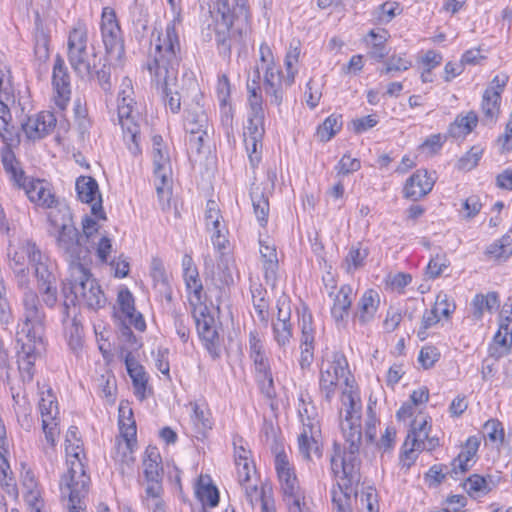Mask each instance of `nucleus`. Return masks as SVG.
I'll return each instance as SVG.
<instances>
[{"label":"nucleus","mask_w":512,"mask_h":512,"mask_svg":"<svg viewBox=\"0 0 512 512\" xmlns=\"http://www.w3.org/2000/svg\"><path fill=\"white\" fill-rule=\"evenodd\" d=\"M177 20L169 22L164 33H158L154 52H150L146 68L150 73L152 83L161 90L165 106L172 113H178L186 91L183 77L181 91L176 89L178 67L180 63V41L176 29Z\"/></svg>","instance_id":"nucleus-1"},{"label":"nucleus","mask_w":512,"mask_h":512,"mask_svg":"<svg viewBox=\"0 0 512 512\" xmlns=\"http://www.w3.org/2000/svg\"><path fill=\"white\" fill-rule=\"evenodd\" d=\"M23 323L18 332V341L22 343L18 354V367L24 382L34 377L35 360L44 350L45 313L38 295L27 290L23 296Z\"/></svg>","instance_id":"nucleus-2"},{"label":"nucleus","mask_w":512,"mask_h":512,"mask_svg":"<svg viewBox=\"0 0 512 512\" xmlns=\"http://www.w3.org/2000/svg\"><path fill=\"white\" fill-rule=\"evenodd\" d=\"M213 17L219 54L230 57L232 46L241 42L242 35L248 28V0H217Z\"/></svg>","instance_id":"nucleus-3"},{"label":"nucleus","mask_w":512,"mask_h":512,"mask_svg":"<svg viewBox=\"0 0 512 512\" xmlns=\"http://www.w3.org/2000/svg\"><path fill=\"white\" fill-rule=\"evenodd\" d=\"M62 292L64 295L62 308L63 323L70 318V306H75L78 303L85 305L89 309L97 310L106 303L101 287L92 278L87 266H74L70 272L68 283L63 284Z\"/></svg>","instance_id":"nucleus-4"},{"label":"nucleus","mask_w":512,"mask_h":512,"mask_svg":"<svg viewBox=\"0 0 512 512\" xmlns=\"http://www.w3.org/2000/svg\"><path fill=\"white\" fill-rule=\"evenodd\" d=\"M2 164L13 185L23 189L31 202L45 208H52L54 203H56L55 195L43 180L28 179L14 152L8 147L2 152Z\"/></svg>","instance_id":"nucleus-5"},{"label":"nucleus","mask_w":512,"mask_h":512,"mask_svg":"<svg viewBox=\"0 0 512 512\" xmlns=\"http://www.w3.org/2000/svg\"><path fill=\"white\" fill-rule=\"evenodd\" d=\"M300 53V42L292 41L284 60L286 75H283L279 67L267 68V71L264 72L263 89L270 104L279 107L283 102L286 88L294 84L297 74V69L294 66L299 61Z\"/></svg>","instance_id":"nucleus-6"},{"label":"nucleus","mask_w":512,"mask_h":512,"mask_svg":"<svg viewBox=\"0 0 512 512\" xmlns=\"http://www.w3.org/2000/svg\"><path fill=\"white\" fill-rule=\"evenodd\" d=\"M67 57L73 71L81 79H91L96 68V54L88 51V30L78 23L70 30L67 41Z\"/></svg>","instance_id":"nucleus-7"},{"label":"nucleus","mask_w":512,"mask_h":512,"mask_svg":"<svg viewBox=\"0 0 512 512\" xmlns=\"http://www.w3.org/2000/svg\"><path fill=\"white\" fill-rule=\"evenodd\" d=\"M131 87L121 90L117 99V120L123 131L124 140L127 142L131 154H141L140 148V113L135 108L136 102L132 97Z\"/></svg>","instance_id":"nucleus-8"},{"label":"nucleus","mask_w":512,"mask_h":512,"mask_svg":"<svg viewBox=\"0 0 512 512\" xmlns=\"http://www.w3.org/2000/svg\"><path fill=\"white\" fill-rule=\"evenodd\" d=\"M476 437H469L464 447L450 465H433L425 475L426 480H444L447 477L457 478L465 474L476 463V455L479 448Z\"/></svg>","instance_id":"nucleus-9"},{"label":"nucleus","mask_w":512,"mask_h":512,"mask_svg":"<svg viewBox=\"0 0 512 512\" xmlns=\"http://www.w3.org/2000/svg\"><path fill=\"white\" fill-rule=\"evenodd\" d=\"M342 404L345 410L344 421L342 422V432L345 441L349 443V449L352 453L360 451L362 444L361 430V401L359 396L352 390L342 393Z\"/></svg>","instance_id":"nucleus-10"},{"label":"nucleus","mask_w":512,"mask_h":512,"mask_svg":"<svg viewBox=\"0 0 512 512\" xmlns=\"http://www.w3.org/2000/svg\"><path fill=\"white\" fill-rule=\"evenodd\" d=\"M186 91L183 94V103L186 106V130L187 132H195L196 130L210 129L208 114L201 103L203 93L200 90L198 82L188 76L184 80Z\"/></svg>","instance_id":"nucleus-11"},{"label":"nucleus","mask_w":512,"mask_h":512,"mask_svg":"<svg viewBox=\"0 0 512 512\" xmlns=\"http://www.w3.org/2000/svg\"><path fill=\"white\" fill-rule=\"evenodd\" d=\"M152 158L155 186L159 200L162 203H164V201L168 202L172 168L168 148L160 135H154L152 137Z\"/></svg>","instance_id":"nucleus-12"},{"label":"nucleus","mask_w":512,"mask_h":512,"mask_svg":"<svg viewBox=\"0 0 512 512\" xmlns=\"http://www.w3.org/2000/svg\"><path fill=\"white\" fill-rule=\"evenodd\" d=\"M349 374L345 355L341 352L332 353L331 360L324 362L320 370V390L326 401L330 402L335 395L340 379H344L345 384L349 386Z\"/></svg>","instance_id":"nucleus-13"},{"label":"nucleus","mask_w":512,"mask_h":512,"mask_svg":"<svg viewBox=\"0 0 512 512\" xmlns=\"http://www.w3.org/2000/svg\"><path fill=\"white\" fill-rule=\"evenodd\" d=\"M100 28L106 53L120 60L125 54L124 39L116 13L111 7L103 8Z\"/></svg>","instance_id":"nucleus-14"},{"label":"nucleus","mask_w":512,"mask_h":512,"mask_svg":"<svg viewBox=\"0 0 512 512\" xmlns=\"http://www.w3.org/2000/svg\"><path fill=\"white\" fill-rule=\"evenodd\" d=\"M50 234L56 237L57 248L69 262L70 272L74 266H86L83 260L88 251L83 248L80 242V232L75 226L68 227L66 230L50 232Z\"/></svg>","instance_id":"nucleus-15"},{"label":"nucleus","mask_w":512,"mask_h":512,"mask_svg":"<svg viewBox=\"0 0 512 512\" xmlns=\"http://www.w3.org/2000/svg\"><path fill=\"white\" fill-rule=\"evenodd\" d=\"M431 425L428 417L421 413L411 423L410 431L403 444V453L400 457L402 468L408 470L417 458L418 446L429 438Z\"/></svg>","instance_id":"nucleus-16"},{"label":"nucleus","mask_w":512,"mask_h":512,"mask_svg":"<svg viewBox=\"0 0 512 512\" xmlns=\"http://www.w3.org/2000/svg\"><path fill=\"white\" fill-rule=\"evenodd\" d=\"M508 79L509 77L506 74L496 75L483 93L481 110L483 113V122L487 125L494 124L498 119L501 96Z\"/></svg>","instance_id":"nucleus-17"},{"label":"nucleus","mask_w":512,"mask_h":512,"mask_svg":"<svg viewBox=\"0 0 512 512\" xmlns=\"http://www.w3.org/2000/svg\"><path fill=\"white\" fill-rule=\"evenodd\" d=\"M194 319L197 332L210 356L215 360L220 356L219 334L217 332L214 317L209 313L205 306L195 311Z\"/></svg>","instance_id":"nucleus-18"},{"label":"nucleus","mask_w":512,"mask_h":512,"mask_svg":"<svg viewBox=\"0 0 512 512\" xmlns=\"http://www.w3.org/2000/svg\"><path fill=\"white\" fill-rule=\"evenodd\" d=\"M119 429L121 439L117 440L116 449L117 453L122 454V458L125 459L133 453L136 446L137 428L132 409L123 403L119 406Z\"/></svg>","instance_id":"nucleus-19"},{"label":"nucleus","mask_w":512,"mask_h":512,"mask_svg":"<svg viewBox=\"0 0 512 512\" xmlns=\"http://www.w3.org/2000/svg\"><path fill=\"white\" fill-rule=\"evenodd\" d=\"M265 436V441L274 455V465L278 479L296 480L294 467L290 463L288 455L285 452L283 441L275 435L273 427L265 429Z\"/></svg>","instance_id":"nucleus-20"},{"label":"nucleus","mask_w":512,"mask_h":512,"mask_svg":"<svg viewBox=\"0 0 512 512\" xmlns=\"http://www.w3.org/2000/svg\"><path fill=\"white\" fill-rule=\"evenodd\" d=\"M23 251L26 252L29 263L34 268L38 287L55 284L56 277L51 271L49 259L41 252L36 243L28 240Z\"/></svg>","instance_id":"nucleus-21"},{"label":"nucleus","mask_w":512,"mask_h":512,"mask_svg":"<svg viewBox=\"0 0 512 512\" xmlns=\"http://www.w3.org/2000/svg\"><path fill=\"white\" fill-rule=\"evenodd\" d=\"M143 469L146 480H157L164 476L167 470L168 480H181V471L174 465H162L160 453L156 447L148 446L143 460Z\"/></svg>","instance_id":"nucleus-22"},{"label":"nucleus","mask_w":512,"mask_h":512,"mask_svg":"<svg viewBox=\"0 0 512 512\" xmlns=\"http://www.w3.org/2000/svg\"><path fill=\"white\" fill-rule=\"evenodd\" d=\"M78 198L85 203H92L91 212L99 219H105L102 207V199L99 193L98 183L91 176H80L76 181Z\"/></svg>","instance_id":"nucleus-23"},{"label":"nucleus","mask_w":512,"mask_h":512,"mask_svg":"<svg viewBox=\"0 0 512 512\" xmlns=\"http://www.w3.org/2000/svg\"><path fill=\"white\" fill-rule=\"evenodd\" d=\"M434 184L432 174L425 169H419L406 180L403 188L404 197L413 201L420 200L431 192Z\"/></svg>","instance_id":"nucleus-24"},{"label":"nucleus","mask_w":512,"mask_h":512,"mask_svg":"<svg viewBox=\"0 0 512 512\" xmlns=\"http://www.w3.org/2000/svg\"><path fill=\"white\" fill-rule=\"evenodd\" d=\"M90 482H65L60 485L63 499H67L68 512H85Z\"/></svg>","instance_id":"nucleus-25"},{"label":"nucleus","mask_w":512,"mask_h":512,"mask_svg":"<svg viewBox=\"0 0 512 512\" xmlns=\"http://www.w3.org/2000/svg\"><path fill=\"white\" fill-rule=\"evenodd\" d=\"M52 84L57 94V105L63 108L70 100L71 84L67 67L60 55H57L54 61Z\"/></svg>","instance_id":"nucleus-26"},{"label":"nucleus","mask_w":512,"mask_h":512,"mask_svg":"<svg viewBox=\"0 0 512 512\" xmlns=\"http://www.w3.org/2000/svg\"><path fill=\"white\" fill-rule=\"evenodd\" d=\"M320 435V426L311 425L309 429H302L298 436V450L304 460L314 461L321 458Z\"/></svg>","instance_id":"nucleus-27"},{"label":"nucleus","mask_w":512,"mask_h":512,"mask_svg":"<svg viewBox=\"0 0 512 512\" xmlns=\"http://www.w3.org/2000/svg\"><path fill=\"white\" fill-rule=\"evenodd\" d=\"M359 482H336L331 489L332 503L337 512H352V502L358 496Z\"/></svg>","instance_id":"nucleus-28"},{"label":"nucleus","mask_w":512,"mask_h":512,"mask_svg":"<svg viewBox=\"0 0 512 512\" xmlns=\"http://www.w3.org/2000/svg\"><path fill=\"white\" fill-rule=\"evenodd\" d=\"M124 362L127 372L132 379L134 394L139 400L146 398V389L148 376L144 367L136 360L131 351H127L124 356Z\"/></svg>","instance_id":"nucleus-29"},{"label":"nucleus","mask_w":512,"mask_h":512,"mask_svg":"<svg viewBox=\"0 0 512 512\" xmlns=\"http://www.w3.org/2000/svg\"><path fill=\"white\" fill-rule=\"evenodd\" d=\"M5 101L0 100V137L4 142L1 153L5 148L12 150V146L20 143V130L12 123V116Z\"/></svg>","instance_id":"nucleus-30"},{"label":"nucleus","mask_w":512,"mask_h":512,"mask_svg":"<svg viewBox=\"0 0 512 512\" xmlns=\"http://www.w3.org/2000/svg\"><path fill=\"white\" fill-rule=\"evenodd\" d=\"M380 297L373 289L366 290L357 303V310L354 317L360 324L365 325L371 322L379 308Z\"/></svg>","instance_id":"nucleus-31"},{"label":"nucleus","mask_w":512,"mask_h":512,"mask_svg":"<svg viewBox=\"0 0 512 512\" xmlns=\"http://www.w3.org/2000/svg\"><path fill=\"white\" fill-rule=\"evenodd\" d=\"M260 254L266 284L274 287L276 285L278 271V257L276 248L274 245H268L260 241Z\"/></svg>","instance_id":"nucleus-32"},{"label":"nucleus","mask_w":512,"mask_h":512,"mask_svg":"<svg viewBox=\"0 0 512 512\" xmlns=\"http://www.w3.org/2000/svg\"><path fill=\"white\" fill-rule=\"evenodd\" d=\"M48 213V221L51 226L50 232H57L59 230H66L68 227L75 226L71 209L65 203L56 201Z\"/></svg>","instance_id":"nucleus-33"},{"label":"nucleus","mask_w":512,"mask_h":512,"mask_svg":"<svg viewBox=\"0 0 512 512\" xmlns=\"http://www.w3.org/2000/svg\"><path fill=\"white\" fill-rule=\"evenodd\" d=\"M234 455L238 480H251L256 474L255 465L250 459L251 451L234 442Z\"/></svg>","instance_id":"nucleus-34"},{"label":"nucleus","mask_w":512,"mask_h":512,"mask_svg":"<svg viewBox=\"0 0 512 512\" xmlns=\"http://www.w3.org/2000/svg\"><path fill=\"white\" fill-rule=\"evenodd\" d=\"M352 288L349 285H343L335 296L331 315L338 323L342 322L347 316L352 304Z\"/></svg>","instance_id":"nucleus-35"},{"label":"nucleus","mask_w":512,"mask_h":512,"mask_svg":"<svg viewBox=\"0 0 512 512\" xmlns=\"http://www.w3.org/2000/svg\"><path fill=\"white\" fill-rule=\"evenodd\" d=\"M250 197L254 209V213L261 226H265L269 214V201L265 188L260 185L252 187Z\"/></svg>","instance_id":"nucleus-36"},{"label":"nucleus","mask_w":512,"mask_h":512,"mask_svg":"<svg viewBox=\"0 0 512 512\" xmlns=\"http://www.w3.org/2000/svg\"><path fill=\"white\" fill-rule=\"evenodd\" d=\"M252 303L259 320L265 325L269 322V302L267 300V290L258 283H254L250 288Z\"/></svg>","instance_id":"nucleus-37"},{"label":"nucleus","mask_w":512,"mask_h":512,"mask_svg":"<svg viewBox=\"0 0 512 512\" xmlns=\"http://www.w3.org/2000/svg\"><path fill=\"white\" fill-rule=\"evenodd\" d=\"M499 295L497 292H489L486 295L477 294L472 300L473 316L482 318L485 311L492 313L499 308Z\"/></svg>","instance_id":"nucleus-38"},{"label":"nucleus","mask_w":512,"mask_h":512,"mask_svg":"<svg viewBox=\"0 0 512 512\" xmlns=\"http://www.w3.org/2000/svg\"><path fill=\"white\" fill-rule=\"evenodd\" d=\"M73 452L70 451L69 448H66L67 451V474L64 476V480H78L84 476H86V471L83 462L80 459V454L82 453L81 445H77L75 448H72Z\"/></svg>","instance_id":"nucleus-39"},{"label":"nucleus","mask_w":512,"mask_h":512,"mask_svg":"<svg viewBox=\"0 0 512 512\" xmlns=\"http://www.w3.org/2000/svg\"><path fill=\"white\" fill-rule=\"evenodd\" d=\"M151 277L154 281L155 287L165 294L168 301L172 299V292L169 285V279L164 268L163 262L159 258H153L151 261Z\"/></svg>","instance_id":"nucleus-40"},{"label":"nucleus","mask_w":512,"mask_h":512,"mask_svg":"<svg viewBox=\"0 0 512 512\" xmlns=\"http://www.w3.org/2000/svg\"><path fill=\"white\" fill-rule=\"evenodd\" d=\"M282 491L289 512H301V503L304 501L305 496L299 482H283Z\"/></svg>","instance_id":"nucleus-41"},{"label":"nucleus","mask_w":512,"mask_h":512,"mask_svg":"<svg viewBox=\"0 0 512 512\" xmlns=\"http://www.w3.org/2000/svg\"><path fill=\"white\" fill-rule=\"evenodd\" d=\"M478 123V116L474 111H470L465 116H458L449 127V134L458 138L472 132Z\"/></svg>","instance_id":"nucleus-42"},{"label":"nucleus","mask_w":512,"mask_h":512,"mask_svg":"<svg viewBox=\"0 0 512 512\" xmlns=\"http://www.w3.org/2000/svg\"><path fill=\"white\" fill-rule=\"evenodd\" d=\"M186 289L190 294V303L198 305L202 300L203 285L199 277L198 269L183 272Z\"/></svg>","instance_id":"nucleus-43"},{"label":"nucleus","mask_w":512,"mask_h":512,"mask_svg":"<svg viewBox=\"0 0 512 512\" xmlns=\"http://www.w3.org/2000/svg\"><path fill=\"white\" fill-rule=\"evenodd\" d=\"M195 493L204 506L211 508L219 504V491L213 482H195Z\"/></svg>","instance_id":"nucleus-44"},{"label":"nucleus","mask_w":512,"mask_h":512,"mask_svg":"<svg viewBox=\"0 0 512 512\" xmlns=\"http://www.w3.org/2000/svg\"><path fill=\"white\" fill-rule=\"evenodd\" d=\"M342 125V115L335 113L331 114L318 127L317 135L321 141L327 142L341 130Z\"/></svg>","instance_id":"nucleus-45"},{"label":"nucleus","mask_w":512,"mask_h":512,"mask_svg":"<svg viewBox=\"0 0 512 512\" xmlns=\"http://www.w3.org/2000/svg\"><path fill=\"white\" fill-rule=\"evenodd\" d=\"M39 410L43 420H56L58 411L57 400L52 392V389H48L46 392L41 393L39 401Z\"/></svg>","instance_id":"nucleus-46"},{"label":"nucleus","mask_w":512,"mask_h":512,"mask_svg":"<svg viewBox=\"0 0 512 512\" xmlns=\"http://www.w3.org/2000/svg\"><path fill=\"white\" fill-rule=\"evenodd\" d=\"M387 31L383 30L382 33H375L371 30L368 33V37L372 39L371 48L368 55L376 61L383 60L388 55L386 48V42L388 39Z\"/></svg>","instance_id":"nucleus-47"},{"label":"nucleus","mask_w":512,"mask_h":512,"mask_svg":"<svg viewBox=\"0 0 512 512\" xmlns=\"http://www.w3.org/2000/svg\"><path fill=\"white\" fill-rule=\"evenodd\" d=\"M256 372V379L259 383L261 391L268 397L274 394V382L270 363H262L254 365Z\"/></svg>","instance_id":"nucleus-48"},{"label":"nucleus","mask_w":512,"mask_h":512,"mask_svg":"<svg viewBox=\"0 0 512 512\" xmlns=\"http://www.w3.org/2000/svg\"><path fill=\"white\" fill-rule=\"evenodd\" d=\"M369 251L367 248H362L361 243L352 245L345 257V265L347 272H353L361 268L366 258L368 257Z\"/></svg>","instance_id":"nucleus-49"},{"label":"nucleus","mask_w":512,"mask_h":512,"mask_svg":"<svg viewBox=\"0 0 512 512\" xmlns=\"http://www.w3.org/2000/svg\"><path fill=\"white\" fill-rule=\"evenodd\" d=\"M358 452L352 453L349 449V443L345 441V455L342 457L339 465L341 466V473L344 478L349 480L353 479L358 470L357 454Z\"/></svg>","instance_id":"nucleus-50"},{"label":"nucleus","mask_w":512,"mask_h":512,"mask_svg":"<svg viewBox=\"0 0 512 512\" xmlns=\"http://www.w3.org/2000/svg\"><path fill=\"white\" fill-rule=\"evenodd\" d=\"M484 436L492 443L501 445L504 442L505 431L498 419H489L483 426Z\"/></svg>","instance_id":"nucleus-51"},{"label":"nucleus","mask_w":512,"mask_h":512,"mask_svg":"<svg viewBox=\"0 0 512 512\" xmlns=\"http://www.w3.org/2000/svg\"><path fill=\"white\" fill-rule=\"evenodd\" d=\"M402 8L398 2L386 1L381 4L375 12V17L378 23L387 24L392 19L401 14Z\"/></svg>","instance_id":"nucleus-52"},{"label":"nucleus","mask_w":512,"mask_h":512,"mask_svg":"<svg viewBox=\"0 0 512 512\" xmlns=\"http://www.w3.org/2000/svg\"><path fill=\"white\" fill-rule=\"evenodd\" d=\"M300 402L298 413L302 422V429H309L311 425L320 426L315 407L310 403H306L303 395L300 397Z\"/></svg>","instance_id":"nucleus-53"},{"label":"nucleus","mask_w":512,"mask_h":512,"mask_svg":"<svg viewBox=\"0 0 512 512\" xmlns=\"http://www.w3.org/2000/svg\"><path fill=\"white\" fill-rule=\"evenodd\" d=\"M34 39H35L34 52H35L36 57L41 61H46L50 55V51H49L50 37H49V35L42 28H37L35 35H34Z\"/></svg>","instance_id":"nucleus-54"},{"label":"nucleus","mask_w":512,"mask_h":512,"mask_svg":"<svg viewBox=\"0 0 512 512\" xmlns=\"http://www.w3.org/2000/svg\"><path fill=\"white\" fill-rule=\"evenodd\" d=\"M300 342V348L314 349V329L311 314H303L302 316Z\"/></svg>","instance_id":"nucleus-55"},{"label":"nucleus","mask_w":512,"mask_h":512,"mask_svg":"<svg viewBox=\"0 0 512 512\" xmlns=\"http://www.w3.org/2000/svg\"><path fill=\"white\" fill-rule=\"evenodd\" d=\"M245 139H262L264 135V115H249Z\"/></svg>","instance_id":"nucleus-56"},{"label":"nucleus","mask_w":512,"mask_h":512,"mask_svg":"<svg viewBox=\"0 0 512 512\" xmlns=\"http://www.w3.org/2000/svg\"><path fill=\"white\" fill-rule=\"evenodd\" d=\"M274 340L279 347H286L292 338V324L272 323Z\"/></svg>","instance_id":"nucleus-57"},{"label":"nucleus","mask_w":512,"mask_h":512,"mask_svg":"<svg viewBox=\"0 0 512 512\" xmlns=\"http://www.w3.org/2000/svg\"><path fill=\"white\" fill-rule=\"evenodd\" d=\"M271 496L273 494L270 482H261L260 485L246 486V497L251 505L255 502H262V496Z\"/></svg>","instance_id":"nucleus-58"},{"label":"nucleus","mask_w":512,"mask_h":512,"mask_svg":"<svg viewBox=\"0 0 512 512\" xmlns=\"http://www.w3.org/2000/svg\"><path fill=\"white\" fill-rule=\"evenodd\" d=\"M193 416L192 421L199 434L204 435L208 430L212 428V421L209 418L208 413L200 408L198 404L193 405Z\"/></svg>","instance_id":"nucleus-59"},{"label":"nucleus","mask_w":512,"mask_h":512,"mask_svg":"<svg viewBox=\"0 0 512 512\" xmlns=\"http://www.w3.org/2000/svg\"><path fill=\"white\" fill-rule=\"evenodd\" d=\"M412 66L411 61L402 55H392L385 62V67L380 70L381 74H389L391 72L406 71Z\"/></svg>","instance_id":"nucleus-60"},{"label":"nucleus","mask_w":512,"mask_h":512,"mask_svg":"<svg viewBox=\"0 0 512 512\" xmlns=\"http://www.w3.org/2000/svg\"><path fill=\"white\" fill-rule=\"evenodd\" d=\"M361 168V162L358 158H352L349 154H344L335 166L337 176H344L356 172Z\"/></svg>","instance_id":"nucleus-61"},{"label":"nucleus","mask_w":512,"mask_h":512,"mask_svg":"<svg viewBox=\"0 0 512 512\" xmlns=\"http://www.w3.org/2000/svg\"><path fill=\"white\" fill-rule=\"evenodd\" d=\"M483 150L480 147L473 146L464 156L458 161V168L461 170L470 171L478 165L482 156Z\"/></svg>","instance_id":"nucleus-62"},{"label":"nucleus","mask_w":512,"mask_h":512,"mask_svg":"<svg viewBox=\"0 0 512 512\" xmlns=\"http://www.w3.org/2000/svg\"><path fill=\"white\" fill-rule=\"evenodd\" d=\"M117 301L125 317H132L136 310L132 293L128 289L120 290L118 292Z\"/></svg>","instance_id":"nucleus-63"},{"label":"nucleus","mask_w":512,"mask_h":512,"mask_svg":"<svg viewBox=\"0 0 512 512\" xmlns=\"http://www.w3.org/2000/svg\"><path fill=\"white\" fill-rule=\"evenodd\" d=\"M164 489L161 482H151L145 488L144 503L147 507H151V503H158L164 501L162 494Z\"/></svg>","instance_id":"nucleus-64"}]
</instances>
